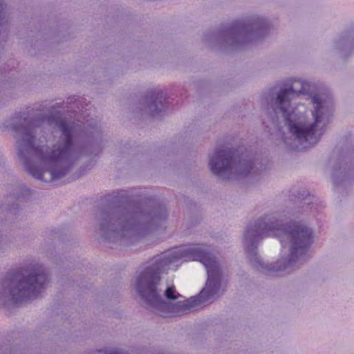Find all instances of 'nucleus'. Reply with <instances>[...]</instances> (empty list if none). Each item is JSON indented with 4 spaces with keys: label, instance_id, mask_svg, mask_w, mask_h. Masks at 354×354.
Here are the masks:
<instances>
[{
    "label": "nucleus",
    "instance_id": "1",
    "mask_svg": "<svg viewBox=\"0 0 354 354\" xmlns=\"http://www.w3.org/2000/svg\"><path fill=\"white\" fill-rule=\"evenodd\" d=\"M307 83L299 81L294 82L289 88L281 89L277 96V102L280 111L286 120L290 132L301 144H305L303 148L310 147L317 143L324 131L319 129V125L325 124V120L328 122V117L332 112V102L330 99L316 94L312 96V103L314 106L313 123L303 122L301 116L297 115L295 110L288 112L290 102L295 97H299L306 92Z\"/></svg>",
    "mask_w": 354,
    "mask_h": 354
},
{
    "label": "nucleus",
    "instance_id": "2",
    "mask_svg": "<svg viewBox=\"0 0 354 354\" xmlns=\"http://www.w3.org/2000/svg\"><path fill=\"white\" fill-rule=\"evenodd\" d=\"M276 236L281 243L290 241L292 243L291 259L289 264L295 259L301 257L308 251L313 242L312 231L301 223H279L278 221H271L267 216L249 227L245 234V239L257 240L259 237Z\"/></svg>",
    "mask_w": 354,
    "mask_h": 354
},
{
    "label": "nucleus",
    "instance_id": "3",
    "mask_svg": "<svg viewBox=\"0 0 354 354\" xmlns=\"http://www.w3.org/2000/svg\"><path fill=\"white\" fill-rule=\"evenodd\" d=\"M49 121L55 122V124L62 131L64 137V142L54 146L50 152L44 153L43 148L35 147L34 136L30 133H26L24 140L25 146L28 151H34L41 156L43 162L48 166L47 170L38 169L32 166L28 168V172L35 178L43 180L44 174L49 171L51 180L59 178L66 174V169H57L62 160L68 158L73 151V136L76 132V127L74 122L67 121L59 117L49 118Z\"/></svg>",
    "mask_w": 354,
    "mask_h": 354
},
{
    "label": "nucleus",
    "instance_id": "4",
    "mask_svg": "<svg viewBox=\"0 0 354 354\" xmlns=\"http://www.w3.org/2000/svg\"><path fill=\"white\" fill-rule=\"evenodd\" d=\"M190 254L194 260L201 262L206 268L207 280L205 287L198 296L192 297L183 303L177 305L183 314L196 310L211 303L212 299L218 293L221 283V271L216 261L211 254L201 248L191 249Z\"/></svg>",
    "mask_w": 354,
    "mask_h": 354
},
{
    "label": "nucleus",
    "instance_id": "5",
    "mask_svg": "<svg viewBox=\"0 0 354 354\" xmlns=\"http://www.w3.org/2000/svg\"><path fill=\"white\" fill-rule=\"evenodd\" d=\"M17 287L12 290V299L16 303L36 297L44 289L48 276L44 268L39 265L26 270L21 273Z\"/></svg>",
    "mask_w": 354,
    "mask_h": 354
},
{
    "label": "nucleus",
    "instance_id": "6",
    "mask_svg": "<svg viewBox=\"0 0 354 354\" xmlns=\"http://www.w3.org/2000/svg\"><path fill=\"white\" fill-rule=\"evenodd\" d=\"M159 281L160 277L158 276L142 274L137 279L138 291L149 305L158 310L167 309L169 304L157 292L156 285Z\"/></svg>",
    "mask_w": 354,
    "mask_h": 354
},
{
    "label": "nucleus",
    "instance_id": "7",
    "mask_svg": "<svg viewBox=\"0 0 354 354\" xmlns=\"http://www.w3.org/2000/svg\"><path fill=\"white\" fill-rule=\"evenodd\" d=\"M237 150L227 148L217 149L209 160L210 169L213 174L225 176L229 174L235 162V154Z\"/></svg>",
    "mask_w": 354,
    "mask_h": 354
},
{
    "label": "nucleus",
    "instance_id": "8",
    "mask_svg": "<svg viewBox=\"0 0 354 354\" xmlns=\"http://www.w3.org/2000/svg\"><path fill=\"white\" fill-rule=\"evenodd\" d=\"M180 258L181 256L178 255L176 251H168L167 252H164L162 254L161 259L163 261V263L165 265H167L176 261L177 259Z\"/></svg>",
    "mask_w": 354,
    "mask_h": 354
},
{
    "label": "nucleus",
    "instance_id": "9",
    "mask_svg": "<svg viewBox=\"0 0 354 354\" xmlns=\"http://www.w3.org/2000/svg\"><path fill=\"white\" fill-rule=\"evenodd\" d=\"M180 295L176 293L174 286H170L165 290V297L170 300H175L178 298Z\"/></svg>",
    "mask_w": 354,
    "mask_h": 354
},
{
    "label": "nucleus",
    "instance_id": "10",
    "mask_svg": "<svg viewBox=\"0 0 354 354\" xmlns=\"http://www.w3.org/2000/svg\"><path fill=\"white\" fill-rule=\"evenodd\" d=\"M109 354H123V353L120 351H115L110 353Z\"/></svg>",
    "mask_w": 354,
    "mask_h": 354
},
{
    "label": "nucleus",
    "instance_id": "11",
    "mask_svg": "<svg viewBox=\"0 0 354 354\" xmlns=\"http://www.w3.org/2000/svg\"><path fill=\"white\" fill-rule=\"evenodd\" d=\"M18 276H19V273H17V274H15V278H18Z\"/></svg>",
    "mask_w": 354,
    "mask_h": 354
},
{
    "label": "nucleus",
    "instance_id": "12",
    "mask_svg": "<svg viewBox=\"0 0 354 354\" xmlns=\"http://www.w3.org/2000/svg\"><path fill=\"white\" fill-rule=\"evenodd\" d=\"M248 165L251 167V163L250 162H248Z\"/></svg>",
    "mask_w": 354,
    "mask_h": 354
},
{
    "label": "nucleus",
    "instance_id": "13",
    "mask_svg": "<svg viewBox=\"0 0 354 354\" xmlns=\"http://www.w3.org/2000/svg\"><path fill=\"white\" fill-rule=\"evenodd\" d=\"M157 95H159V93H157ZM156 99H158V96L156 97Z\"/></svg>",
    "mask_w": 354,
    "mask_h": 354
}]
</instances>
